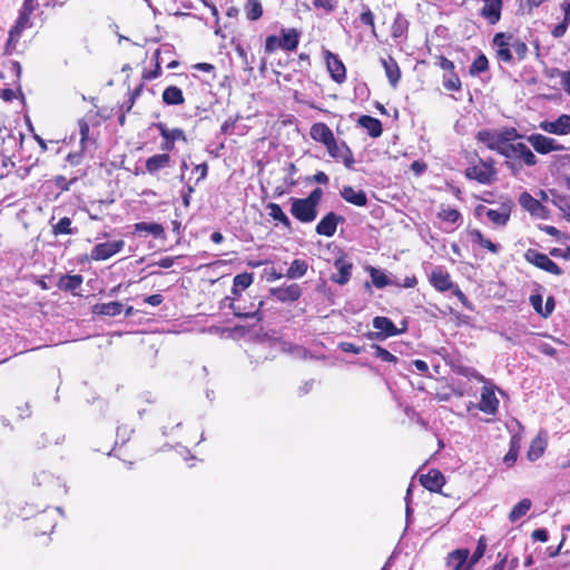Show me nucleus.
I'll return each mask as SVG.
<instances>
[{"label":"nucleus","mask_w":570,"mask_h":570,"mask_svg":"<svg viewBox=\"0 0 570 570\" xmlns=\"http://www.w3.org/2000/svg\"><path fill=\"white\" fill-rule=\"evenodd\" d=\"M38 8L37 0H23L14 26L9 31V37L4 47V55L11 56L22 36V32L32 27L31 14Z\"/></svg>","instance_id":"obj_1"},{"label":"nucleus","mask_w":570,"mask_h":570,"mask_svg":"<svg viewBox=\"0 0 570 570\" xmlns=\"http://www.w3.org/2000/svg\"><path fill=\"white\" fill-rule=\"evenodd\" d=\"M512 137H518L514 128L505 130L502 134L491 130H481L478 132V139L481 142H483L489 149L495 150L502 156L504 155V150Z\"/></svg>","instance_id":"obj_2"},{"label":"nucleus","mask_w":570,"mask_h":570,"mask_svg":"<svg viewBox=\"0 0 570 570\" xmlns=\"http://www.w3.org/2000/svg\"><path fill=\"white\" fill-rule=\"evenodd\" d=\"M512 203L504 202L495 209L479 205L475 208L476 216H485L489 222L497 227H504L510 220Z\"/></svg>","instance_id":"obj_3"},{"label":"nucleus","mask_w":570,"mask_h":570,"mask_svg":"<svg viewBox=\"0 0 570 570\" xmlns=\"http://www.w3.org/2000/svg\"><path fill=\"white\" fill-rule=\"evenodd\" d=\"M505 158L521 160L527 166H534L538 163L535 155L523 142H510L504 150Z\"/></svg>","instance_id":"obj_4"},{"label":"nucleus","mask_w":570,"mask_h":570,"mask_svg":"<svg viewBox=\"0 0 570 570\" xmlns=\"http://www.w3.org/2000/svg\"><path fill=\"white\" fill-rule=\"evenodd\" d=\"M524 258L530 264L550 274H562V269L552 259H550L548 255L540 253L537 249L529 248L524 254Z\"/></svg>","instance_id":"obj_5"},{"label":"nucleus","mask_w":570,"mask_h":570,"mask_svg":"<svg viewBox=\"0 0 570 570\" xmlns=\"http://www.w3.org/2000/svg\"><path fill=\"white\" fill-rule=\"evenodd\" d=\"M291 214L301 223H312L317 217V209L303 198H291Z\"/></svg>","instance_id":"obj_6"},{"label":"nucleus","mask_w":570,"mask_h":570,"mask_svg":"<svg viewBox=\"0 0 570 570\" xmlns=\"http://www.w3.org/2000/svg\"><path fill=\"white\" fill-rule=\"evenodd\" d=\"M528 141L532 145L537 153L542 155L566 149V147L559 144L554 138L547 137L541 134L530 135L528 137Z\"/></svg>","instance_id":"obj_7"},{"label":"nucleus","mask_w":570,"mask_h":570,"mask_svg":"<svg viewBox=\"0 0 570 570\" xmlns=\"http://www.w3.org/2000/svg\"><path fill=\"white\" fill-rule=\"evenodd\" d=\"M158 129L160 136L164 138V142L161 144V149L165 151H171L175 149V141L183 140L186 141V135L180 128L169 129L165 124L158 122L155 125Z\"/></svg>","instance_id":"obj_8"},{"label":"nucleus","mask_w":570,"mask_h":570,"mask_svg":"<svg viewBox=\"0 0 570 570\" xmlns=\"http://www.w3.org/2000/svg\"><path fill=\"white\" fill-rule=\"evenodd\" d=\"M326 149L331 157L343 161L346 168H353L355 163L353 153L345 141L338 142L336 139H334L331 144H328V146H326Z\"/></svg>","instance_id":"obj_9"},{"label":"nucleus","mask_w":570,"mask_h":570,"mask_svg":"<svg viewBox=\"0 0 570 570\" xmlns=\"http://www.w3.org/2000/svg\"><path fill=\"white\" fill-rule=\"evenodd\" d=\"M124 246L125 242L121 239L99 243L91 249L90 257L94 261H106L120 252Z\"/></svg>","instance_id":"obj_10"},{"label":"nucleus","mask_w":570,"mask_h":570,"mask_svg":"<svg viewBox=\"0 0 570 570\" xmlns=\"http://www.w3.org/2000/svg\"><path fill=\"white\" fill-rule=\"evenodd\" d=\"M539 128L548 134L564 136L570 134V115L562 114L554 120L541 121Z\"/></svg>","instance_id":"obj_11"},{"label":"nucleus","mask_w":570,"mask_h":570,"mask_svg":"<svg viewBox=\"0 0 570 570\" xmlns=\"http://www.w3.org/2000/svg\"><path fill=\"white\" fill-rule=\"evenodd\" d=\"M465 176L469 179H474L481 184H491L495 176V170L491 165L480 163L479 165L470 166L465 169Z\"/></svg>","instance_id":"obj_12"},{"label":"nucleus","mask_w":570,"mask_h":570,"mask_svg":"<svg viewBox=\"0 0 570 570\" xmlns=\"http://www.w3.org/2000/svg\"><path fill=\"white\" fill-rule=\"evenodd\" d=\"M478 409L485 414L494 415L499 409V400L495 396L494 387L484 385L481 390L480 402Z\"/></svg>","instance_id":"obj_13"},{"label":"nucleus","mask_w":570,"mask_h":570,"mask_svg":"<svg viewBox=\"0 0 570 570\" xmlns=\"http://www.w3.org/2000/svg\"><path fill=\"white\" fill-rule=\"evenodd\" d=\"M324 56L331 78L337 83L344 82L346 79V69L342 60L328 50L324 52Z\"/></svg>","instance_id":"obj_14"},{"label":"nucleus","mask_w":570,"mask_h":570,"mask_svg":"<svg viewBox=\"0 0 570 570\" xmlns=\"http://www.w3.org/2000/svg\"><path fill=\"white\" fill-rule=\"evenodd\" d=\"M271 295L282 303L295 302L302 296V288L298 284L271 288Z\"/></svg>","instance_id":"obj_15"},{"label":"nucleus","mask_w":570,"mask_h":570,"mask_svg":"<svg viewBox=\"0 0 570 570\" xmlns=\"http://www.w3.org/2000/svg\"><path fill=\"white\" fill-rule=\"evenodd\" d=\"M342 216L331 212L326 214L316 225V233L326 237H332L336 233L338 223L343 222Z\"/></svg>","instance_id":"obj_16"},{"label":"nucleus","mask_w":570,"mask_h":570,"mask_svg":"<svg viewBox=\"0 0 570 570\" xmlns=\"http://www.w3.org/2000/svg\"><path fill=\"white\" fill-rule=\"evenodd\" d=\"M510 39V35L499 32L493 37V46L497 48V58L499 61L510 63L513 60L511 48L507 42Z\"/></svg>","instance_id":"obj_17"},{"label":"nucleus","mask_w":570,"mask_h":570,"mask_svg":"<svg viewBox=\"0 0 570 570\" xmlns=\"http://www.w3.org/2000/svg\"><path fill=\"white\" fill-rule=\"evenodd\" d=\"M470 552L468 549H458L448 556V567L452 570H472V564L468 560Z\"/></svg>","instance_id":"obj_18"},{"label":"nucleus","mask_w":570,"mask_h":570,"mask_svg":"<svg viewBox=\"0 0 570 570\" xmlns=\"http://www.w3.org/2000/svg\"><path fill=\"white\" fill-rule=\"evenodd\" d=\"M483 7L480 14L490 23L495 24L501 19L502 0H482Z\"/></svg>","instance_id":"obj_19"},{"label":"nucleus","mask_w":570,"mask_h":570,"mask_svg":"<svg viewBox=\"0 0 570 570\" xmlns=\"http://www.w3.org/2000/svg\"><path fill=\"white\" fill-rule=\"evenodd\" d=\"M430 283L439 292H446L454 287L450 274L441 267H435L431 272Z\"/></svg>","instance_id":"obj_20"},{"label":"nucleus","mask_w":570,"mask_h":570,"mask_svg":"<svg viewBox=\"0 0 570 570\" xmlns=\"http://www.w3.org/2000/svg\"><path fill=\"white\" fill-rule=\"evenodd\" d=\"M309 135L313 140L322 142L325 147L335 139L333 131L324 122H316L312 125Z\"/></svg>","instance_id":"obj_21"},{"label":"nucleus","mask_w":570,"mask_h":570,"mask_svg":"<svg viewBox=\"0 0 570 570\" xmlns=\"http://www.w3.org/2000/svg\"><path fill=\"white\" fill-rule=\"evenodd\" d=\"M334 266L337 269V273L333 274L331 279L340 285H345L352 275V263L343 257H340L335 261Z\"/></svg>","instance_id":"obj_22"},{"label":"nucleus","mask_w":570,"mask_h":570,"mask_svg":"<svg viewBox=\"0 0 570 570\" xmlns=\"http://www.w3.org/2000/svg\"><path fill=\"white\" fill-rule=\"evenodd\" d=\"M341 197L355 206H365L367 204L366 194L361 189H355L352 186H344L341 191Z\"/></svg>","instance_id":"obj_23"},{"label":"nucleus","mask_w":570,"mask_h":570,"mask_svg":"<svg viewBox=\"0 0 570 570\" xmlns=\"http://www.w3.org/2000/svg\"><path fill=\"white\" fill-rule=\"evenodd\" d=\"M422 485L429 491H439L444 484V476L438 470H431L421 476Z\"/></svg>","instance_id":"obj_24"},{"label":"nucleus","mask_w":570,"mask_h":570,"mask_svg":"<svg viewBox=\"0 0 570 570\" xmlns=\"http://www.w3.org/2000/svg\"><path fill=\"white\" fill-rule=\"evenodd\" d=\"M381 62L385 70V75L389 79L390 85L393 88H395L401 78V70L396 60L392 57H389L387 59H381Z\"/></svg>","instance_id":"obj_25"},{"label":"nucleus","mask_w":570,"mask_h":570,"mask_svg":"<svg viewBox=\"0 0 570 570\" xmlns=\"http://www.w3.org/2000/svg\"><path fill=\"white\" fill-rule=\"evenodd\" d=\"M170 163V156L167 153L154 155L146 160V170L155 175L160 169L166 168Z\"/></svg>","instance_id":"obj_26"},{"label":"nucleus","mask_w":570,"mask_h":570,"mask_svg":"<svg viewBox=\"0 0 570 570\" xmlns=\"http://www.w3.org/2000/svg\"><path fill=\"white\" fill-rule=\"evenodd\" d=\"M373 327L379 330L385 338L395 336L401 333L394 325V323L385 316H376L373 320Z\"/></svg>","instance_id":"obj_27"},{"label":"nucleus","mask_w":570,"mask_h":570,"mask_svg":"<svg viewBox=\"0 0 570 570\" xmlns=\"http://www.w3.org/2000/svg\"><path fill=\"white\" fill-rule=\"evenodd\" d=\"M357 122L371 137L377 138L382 135V124L379 119L363 115L358 118Z\"/></svg>","instance_id":"obj_28"},{"label":"nucleus","mask_w":570,"mask_h":570,"mask_svg":"<svg viewBox=\"0 0 570 570\" xmlns=\"http://www.w3.org/2000/svg\"><path fill=\"white\" fill-rule=\"evenodd\" d=\"M282 42V49L285 51H294L296 50L299 42V32L292 29H282V37L279 38Z\"/></svg>","instance_id":"obj_29"},{"label":"nucleus","mask_w":570,"mask_h":570,"mask_svg":"<svg viewBox=\"0 0 570 570\" xmlns=\"http://www.w3.org/2000/svg\"><path fill=\"white\" fill-rule=\"evenodd\" d=\"M135 233H138V234H150L153 235L155 238H164L165 237V229L163 227V225L158 224V223H146V222H141V223H137L135 224Z\"/></svg>","instance_id":"obj_30"},{"label":"nucleus","mask_w":570,"mask_h":570,"mask_svg":"<svg viewBox=\"0 0 570 570\" xmlns=\"http://www.w3.org/2000/svg\"><path fill=\"white\" fill-rule=\"evenodd\" d=\"M520 205L528 210L531 215H540V213L544 209L541 203L533 198L529 193L524 191L519 197Z\"/></svg>","instance_id":"obj_31"},{"label":"nucleus","mask_w":570,"mask_h":570,"mask_svg":"<svg viewBox=\"0 0 570 570\" xmlns=\"http://www.w3.org/2000/svg\"><path fill=\"white\" fill-rule=\"evenodd\" d=\"M163 101L169 106L184 104L185 99L181 89L176 86H168L163 92Z\"/></svg>","instance_id":"obj_32"},{"label":"nucleus","mask_w":570,"mask_h":570,"mask_svg":"<svg viewBox=\"0 0 570 570\" xmlns=\"http://www.w3.org/2000/svg\"><path fill=\"white\" fill-rule=\"evenodd\" d=\"M122 312V304L119 302L100 303L94 306V313L106 316H117Z\"/></svg>","instance_id":"obj_33"},{"label":"nucleus","mask_w":570,"mask_h":570,"mask_svg":"<svg viewBox=\"0 0 570 570\" xmlns=\"http://www.w3.org/2000/svg\"><path fill=\"white\" fill-rule=\"evenodd\" d=\"M409 29V21L403 13H397L391 27V35L394 39L406 36Z\"/></svg>","instance_id":"obj_34"},{"label":"nucleus","mask_w":570,"mask_h":570,"mask_svg":"<svg viewBox=\"0 0 570 570\" xmlns=\"http://www.w3.org/2000/svg\"><path fill=\"white\" fill-rule=\"evenodd\" d=\"M308 269V264L304 259H294L287 269L285 276L289 279L302 278Z\"/></svg>","instance_id":"obj_35"},{"label":"nucleus","mask_w":570,"mask_h":570,"mask_svg":"<svg viewBox=\"0 0 570 570\" xmlns=\"http://www.w3.org/2000/svg\"><path fill=\"white\" fill-rule=\"evenodd\" d=\"M254 277L252 273H242L234 277L232 292L234 295H239L242 291L246 289L253 284Z\"/></svg>","instance_id":"obj_36"},{"label":"nucleus","mask_w":570,"mask_h":570,"mask_svg":"<svg viewBox=\"0 0 570 570\" xmlns=\"http://www.w3.org/2000/svg\"><path fill=\"white\" fill-rule=\"evenodd\" d=\"M82 281L83 278L81 275H66L59 279L58 286L60 289L72 292L81 286Z\"/></svg>","instance_id":"obj_37"},{"label":"nucleus","mask_w":570,"mask_h":570,"mask_svg":"<svg viewBox=\"0 0 570 570\" xmlns=\"http://www.w3.org/2000/svg\"><path fill=\"white\" fill-rule=\"evenodd\" d=\"M267 208L269 209V216L279 222L285 228L292 229V223L286 214L283 212L282 207L278 204L271 203Z\"/></svg>","instance_id":"obj_38"},{"label":"nucleus","mask_w":570,"mask_h":570,"mask_svg":"<svg viewBox=\"0 0 570 570\" xmlns=\"http://www.w3.org/2000/svg\"><path fill=\"white\" fill-rule=\"evenodd\" d=\"M471 236L474 243L479 244L481 247L487 248L493 254H498L500 252V245L491 242L490 239L485 238L483 234L474 229L471 232Z\"/></svg>","instance_id":"obj_39"},{"label":"nucleus","mask_w":570,"mask_h":570,"mask_svg":"<svg viewBox=\"0 0 570 570\" xmlns=\"http://www.w3.org/2000/svg\"><path fill=\"white\" fill-rule=\"evenodd\" d=\"M71 219L69 217H62L58 223L52 224V233L55 236L58 235H73L77 233V228L71 227Z\"/></svg>","instance_id":"obj_40"},{"label":"nucleus","mask_w":570,"mask_h":570,"mask_svg":"<svg viewBox=\"0 0 570 570\" xmlns=\"http://www.w3.org/2000/svg\"><path fill=\"white\" fill-rule=\"evenodd\" d=\"M544 450L546 441L542 438L537 436L535 439L532 440L527 456L530 461H537L539 458L542 456Z\"/></svg>","instance_id":"obj_41"},{"label":"nucleus","mask_w":570,"mask_h":570,"mask_svg":"<svg viewBox=\"0 0 570 570\" xmlns=\"http://www.w3.org/2000/svg\"><path fill=\"white\" fill-rule=\"evenodd\" d=\"M530 508H531V501L529 499L521 500L511 510V512L509 514V520L511 522H517L518 520H520L522 517H524L528 513Z\"/></svg>","instance_id":"obj_42"},{"label":"nucleus","mask_w":570,"mask_h":570,"mask_svg":"<svg viewBox=\"0 0 570 570\" xmlns=\"http://www.w3.org/2000/svg\"><path fill=\"white\" fill-rule=\"evenodd\" d=\"M366 271L370 273L372 283L377 288H384L390 284L387 275L373 266H368Z\"/></svg>","instance_id":"obj_43"},{"label":"nucleus","mask_w":570,"mask_h":570,"mask_svg":"<svg viewBox=\"0 0 570 570\" xmlns=\"http://www.w3.org/2000/svg\"><path fill=\"white\" fill-rule=\"evenodd\" d=\"M511 48L512 55L514 53L518 60L525 58L528 52V46L522 40L514 38L510 35V39L507 41Z\"/></svg>","instance_id":"obj_44"},{"label":"nucleus","mask_w":570,"mask_h":570,"mask_svg":"<svg viewBox=\"0 0 570 570\" xmlns=\"http://www.w3.org/2000/svg\"><path fill=\"white\" fill-rule=\"evenodd\" d=\"M245 12L247 19L255 21L263 14V7L259 0H247L245 4Z\"/></svg>","instance_id":"obj_45"},{"label":"nucleus","mask_w":570,"mask_h":570,"mask_svg":"<svg viewBox=\"0 0 570 570\" xmlns=\"http://www.w3.org/2000/svg\"><path fill=\"white\" fill-rule=\"evenodd\" d=\"M439 218L453 225L462 223V215L460 212L451 207L442 208L439 213Z\"/></svg>","instance_id":"obj_46"},{"label":"nucleus","mask_w":570,"mask_h":570,"mask_svg":"<svg viewBox=\"0 0 570 570\" xmlns=\"http://www.w3.org/2000/svg\"><path fill=\"white\" fill-rule=\"evenodd\" d=\"M489 69V60L483 53H479L478 57L474 59L472 65L470 66V75L471 76H478Z\"/></svg>","instance_id":"obj_47"},{"label":"nucleus","mask_w":570,"mask_h":570,"mask_svg":"<svg viewBox=\"0 0 570 570\" xmlns=\"http://www.w3.org/2000/svg\"><path fill=\"white\" fill-rule=\"evenodd\" d=\"M263 305V302L259 301L257 307H255L254 309H250L248 312H244L239 305H237L236 303L232 302L229 304V307L233 309V313L236 317H239V318H253L255 316L258 315L259 313V309Z\"/></svg>","instance_id":"obj_48"},{"label":"nucleus","mask_w":570,"mask_h":570,"mask_svg":"<svg viewBox=\"0 0 570 570\" xmlns=\"http://www.w3.org/2000/svg\"><path fill=\"white\" fill-rule=\"evenodd\" d=\"M551 203L562 212L563 217L569 220L570 219V203L569 200L561 195H553Z\"/></svg>","instance_id":"obj_49"},{"label":"nucleus","mask_w":570,"mask_h":570,"mask_svg":"<svg viewBox=\"0 0 570 570\" xmlns=\"http://www.w3.org/2000/svg\"><path fill=\"white\" fill-rule=\"evenodd\" d=\"M487 550V539L485 537H480L478 540L476 549L473 554L468 559L472 566L479 562V560L484 556Z\"/></svg>","instance_id":"obj_50"},{"label":"nucleus","mask_w":570,"mask_h":570,"mask_svg":"<svg viewBox=\"0 0 570 570\" xmlns=\"http://www.w3.org/2000/svg\"><path fill=\"white\" fill-rule=\"evenodd\" d=\"M313 4L316 9H321L324 12L330 13L337 8V0H314Z\"/></svg>","instance_id":"obj_51"},{"label":"nucleus","mask_w":570,"mask_h":570,"mask_svg":"<svg viewBox=\"0 0 570 570\" xmlns=\"http://www.w3.org/2000/svg\"><path fill=\"white\" fill-rule=\"evenodd\" d=\"M277 49H282V42L279 37L277 36H268L265 41V51L267 53H273Z\"/></svg>","instance_id":"obj_52"},{"label":"nucleus","mask_w":570,"mask_h":570,"mask_svg":"<svg viewBox=\"0 0 570 570\" xmlns=\"http://www.w3.org/2000/svg\"><path fill=\"white\" fill-rule=\"evenodd\" d=\"M373 347L375 348V356L379 357L380 360L390 363L397 362V357L390 353L387 350L379 345H373Z\"/></svg>","instance_id":"obj_53"},{"label":"nucleus","mask_w":570,"mask_h":570,"mask_svg":"<svg viewBox=\"0 0 570 570\" xmlns=\"http://www.w3.org/2000/svg\"><path fill=\"white\" fill-rule=\"evenodd\" d=\"M443 86L448 90H459L461 88L460 78L455 73H452L448 79H444Z\"/></svg>","instance_id":"obj_54"},{"label":"nucleus","mask_w":570,"mask_h":570,"mask_svg":"<svg viewBox=\"0 0 570 570\" xmlns=\"http://www.w3.org/2000/svg\"><path fill=\"white\" fill-rule=\"evenodd\" d=\"M323 191L321 188H315L306 198H303L304 200H307V203L313 207L317 209V206L322 199Z\"/></svg>","instance_id":"obj_55"},{"label":"nucleus","mask_w":570,"mask_h":570,"mask_svg":"<svg viewBox=\"0 0 570 570\" xmlns=\"http://www.w3.org/2000/svg\"><path fill=\"white\" fill-rule=\"evenodd\" d=\"M323 191L321 188H315L306 198H303L304 200H307V203L313 207L317 209V206L322 199Z\"/></svg>","instance_id":"obj_56"},{"label":"nucleus","mask_w":570,"mask_h":570,"mask_svg":"<svg viewBox=\"0 0 570 570\" xmlns=\"http://www.w3.org/2000/svg\"><path fill=\"white\" fill-rule=\"evenodd\" d=\"M360 20L362 23L372 28L373 33H375V24H374V14L370 10V8H366L360 16Z\"/></svg>","instance_id":"obj_57"},{"label":"nucleus","mask_w":570,"mask_h":570,"mask_svg":"<svg viewBox=\"0 0 570 570\" xmlns=\"http://www.w3.org/2000/svg\"><path fill=\"white\" fill-rule=\"evenodd\" d=\"M78 125H79V132H80V145H81V148L85 149V144L88 140L90 128H89L88 122L85 121L83 119L79 120Z\"/></svg>","instance_id":"obj_58"},{"label":"nucleus","mask_w":570,"mask_h":570,"mask_svg":"<svg viewBox=\"0 0 570 570\" xmlns=\"http://www.w3.org/2000/svg\"><path fill=\"white\" fill-rule=\"evenodd\" d=\"M237 119H238L237 117L226 119L220 127V131L225 135L234 134V128H235Z\"/></svg>","instance_id":"obj_59"},{"label":"nucleus","mask_w":570,"mask_h":570,"mask_svg":"<svg viewBox=\"0 0 570 570\" xmlns=\"http://www.w3.org/2000/svg\"><path fill=\"white\" fill-rule=\"evenodd\" d=\"M338 346L343 352L346 353L360 354L363 352V347L356 346L350 342H341Z\"/></svg>","instance_id":"obj_60"},{"label":"nucleus","mask_w":570,"mask_h":570,"mask_svg":"<svg viewBox=\"0 0 570 570\" xmlns=\"http://www.w3.org/2000/svg\"><path fill=\"white\" fill-rule=\"evenodd\" d=\"M530 302H531V305L534 308V311L538 314L542 315V313H543L542 296L539 295V294L531 295L530 296Z\"/></svg>","instance_id":"obj_61"},{"label":"nucleus","mask_w":570,"mask_h":570,"mask_svg":"<svg viewBox=\"0 0 570 570\" xmlns=\"http://www.w3.org/2000/svg\"><path fill=\"white\" fill-rule=\"evenodd\" d=\"M538 350L546 354V355H549V356H553L556 355V348L550 345L549 343L547 342H540L538 345H537Z\"/></svg>","instance_id":"obj_62"},{"label":"nucleus","mask_w":570,"mask_h":570,"mask_svg":"<svg viewBox=\"0 0 570 570\" xmlns=\"http://www.w3.org/2000/svg\"><path fill=\"white\" fill-rule=\"evenodd\" d=\"M518 452H515L514 449H509L508 453L503 458V462L507 466H512L517 459H518Z\"/></svg>","instance_id":"obj_63"},{"label":"nucleus","mask_w":570,"mask_h":570,"mask_svg":"<svg viewBox=\"0 0 570 570\" xmlns=\"http://www.w3.org/2000/svg\"><path fill=\"white\" fill-rule=\"evenodd\" d=\"M560 86L567 95L570 96V70H566L560 79Z\"/></svg>","instance_id":"obj_64"}]
</instances>
